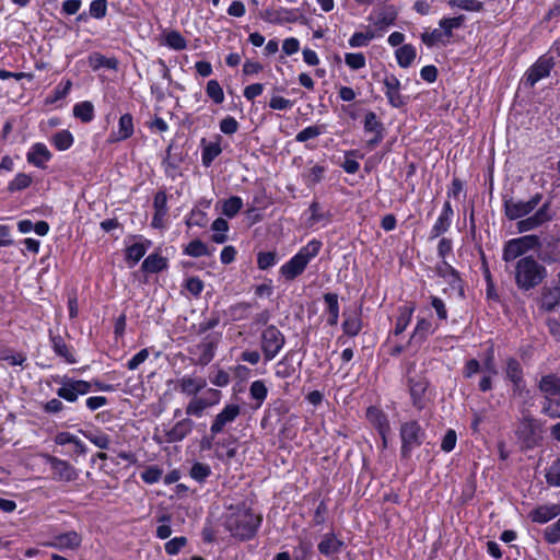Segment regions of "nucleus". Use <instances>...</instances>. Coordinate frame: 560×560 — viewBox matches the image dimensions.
Masks as SVG:
<instances>
[{
	"label": "nucleus",
	"mask_w": 560,
	"mask_h": 560,
	"mask_svg": "<svg viewBox=\"0 0 560 560\" xmlns=\"http://www.w3.org/2000/svg\"><path fill=\"white\" fill-rule=\"evenodd\" d=\"M261 521V515L256 514L246 502H238L228 508L225 527L232 536L247 540L256 535Z\"/></svg>",
	"instance_id": "nucleus-1"
},
{
	"label": "nucleus",
	"mask_w": 560,
	"mask_h": 560,
	"mask_svg": "<svg viewBox=\"0 0 560 560\" xmlns=\"http://www.w3.org/2000/svg\"><path fill=\"white\" fill-rule=\"evenodd\" d=\"M513 276L521 291L538 287L547 277V269L533 256H524L513 265Z\"/></svg>",
	"instance_id": "nucleus-2"
},
{
	"label": "nucleus",
	"mask_w": 560,
	"mask_h": 560,
	"mask_svg": "<svg viewBox=\"0 0 560 560\" xmlns=\"http://www.w3.org/2000/svg\"><path fill=\"white\" fill-rule=\"evenodd\" d=\"M322 245L318 240L310 241L289 261L281 266V275L287 280L295 279L305 270L308 262L319 254Z\"/></svg>",
	"instance_id": "nucleus-3"
},
{
	"label": "nucleus",
	"mask_w": 560,
	"mask_h": 560,
	"mask_svg": "<svg viewBox=\"0 0 560 560\" xmlns=\"http://www.w3.org/2000/svg\"><path fill=\"white\" fill-rule=\"evenodd\" d=\"M284 343V335L275 325H269L261 331L260 348L266 361L275 359Z\"/></svg>",
	"instance_id": "nucleus-4"
},
{
	"label": "nucleus",
	"mask_w": 560,
	"mask_h": 560,
	"mask_svg": "<svg viewBox=\"0 0 560 560\" xmlns=\"http://www.w3.org/2000/svg\"><path fill=\"white\" fill-rule=\"evenodd\" d=\"M56 382L60 384V387L57 389L58 397L69 402L77 401L79 396L85 395L92 389V384L90 382L74 380L68 376L58 377L56 378Z\"/></svg>",
	"instance_id": "nucleus-5"
},
{
	"label": "nucleus",
	"mask_w": 560,
	"mask_h": 560,
	"mask_svg": "<svg viewBox=\"0 0 560 560\" xmlns=\"http://www.w3.org/2000/svg\"><path fill=\"white\" fill-rule=\"evenodd\" d=\"M401 455L408 457L410 452L420 446L424 439V432L417 421H408L400 427Z\"/></svg>",
	"instance_id": "nucleus-6"
},
{
	"label": "nucleus",
	"mask_w": 560,
	"mask_h": 560,
	"mask_svg": "<svg viewBox=\"0 0 560 560\" xmlns=\"http://www.w3.org/2000/svg\"><path fill=\"white\" fill-rule=\"evenodd\" d=\"M553 67L555 59L551 55L545 54L540 56L525 72L524 83L533 88L537 82L549 77Z\"/></svg>",
	"instance_id": "nucleus-7"
},
{
	"label": "nucleus",
	"mask_w": 560,
	"mask_h": 560,
	"mask_svg": "<svg viewBox=\"0 0 560 560\" xmlns=\"http://www.w3.org/2000/svg\"><path fill=\"white\" fill-rule=\"evenodd\" d=\"M538 243V238L536 235H526L523 237L514 238L509 241L503 249V260L505 262H511L524 257L523 255L532 249Z\"/></svg>",
	"instance_id": "nucleus-8"
},
{
	"label": "nucleus",
	"mask_w": 560,
	"mask_h": 560,
	"mask_svg": "<svg viewBox=\"0 0 560 560\" xmlns=\"http://www.w3.org/2000/svg\"><path fill=\"white\" fill-rule=\"evenodd\" d=\"M541 200L540 194H535L529 200L523 201L520 199H508L504 201L505 215L510 220H517L529 214L537 208Z\"/></svg>",
	"instance_id": "nucleus-9"
},
{
	"label": "nucleus",
	"mask_w": 560,
	"mask_h": 560,
	"mask_svg": "<svg viewBox=\"0 0 560 560\" xmlns=\"http://www.w3.org/2000/svg\"><path fill=\"white\" fill-rule=\"evenodd\" d=\"M384 84V93L390 106L400 108L407 104V97L400 92L401 83L393 73H386L382 80Z\"/></svg>",
	"instance_id": "nucleus-10"
},
{
	"label": "nucleus",
	"mask_w": 560,
	"mask_h": 560,
	"mask_svg": "<svg viewBox=\"0 0 560 560\" xmlns=\"http://www.w3.org/2000/svg\"><path fill=\"white\" fill-rule=\"evenodd\" d=\"M82 537L74 530L56 534L50 540L43 542V546L58 549L60 551L74 550L80 547Z\"/></svg>",
	"instance_id": "nucleus-11"
},
{
	"label": "nucleus",
	"mask_w": 560,
	"mask_h": 560,
	"mask_svg": "<svg viewBox=\"0 0 560 560\" xmlns=\"http://www.w3.org/2000/svg\"><path fill=\"white\" fill-rule=\"evenodd\" d=\"M551 219L550 203L545 202L533 215L517 222V231L520 233L532 231Z\"/></svg>",
	"instance_id": "nucleus-12"
},
{
	"label": "nucleus",
	"mask_w": 560,
	"mask_h": 560,
	"mask_svg": "<svg viewBox=\"0 0 560 560\" xmlns=\"http://www.w3.org/2000/svg\"><path fill=\"white\" fill-rule=\"evenodd\" d=\"M208 393L211 398L207 399L194 396V398L188 402L185 410L188 417L194 416L200 418L207 408L219 404L221 393L218 389H209Z\"/></svg>",
	"instance_id": "nucleus-13"
},
{
	"label": "nucleus",
	"mask_w": 560,
	"mask_h": 560,
	"mask_svg": "<svg viewBox=\"0 0 560 560\" xmlns=\"http://www.w3.org/2000/svg\"><path fill=\"white\" fill-rule=\"evenodd\" d=\"M195 427V422L189 418H184L174 423L170 429L163 430L164 442L176 443L188 436Z\"/></svg>",
	"instance_id": "nucleus-14"
},
{
	"label": "nucleus",
	"mask_w": 560,
	"mask_h": 560,
	"mask_svg": "<svg viewBox=\"0 0 560 560\" xmlns=\"http://www.w3.org/2000/svg\"><path fill=\"white\" fill-rule=\"evenodd\" d=\"M241 413L238 405H226L223 410L218 413L210 427V432L214 436L221 433L228 424H231L236 420Z\"/></svg>",
	"instance_id": "nucleus-15"
},
{
	"label": "nucleus",
	"mask_w": 560,
	"mask_h": 560,
	"mask_svg": "<svg viewBox=\"0 0 560 560\" xmlns=\"http://www.w3.org/2000/svg\"><path fill=\"white\" fill-rule=\"evenodd\" d=\"M345 542L340 540L334 533H326L322 536V539L317 546L320 555L337 560L338 555L341 552Z\"/></svg>",
	"instance_id": "nucleus-16"
},
{
	"label": "nucleus",
	"mask_w": 560,
	"mask_h": 560,
	"mask_svg": "<svg viewBox=\"0 0 560 560\" xmlns=\"http://www.w3.org/2000/svg\"><path fill=\"white\" fill-rule=\"evenodd\" d=\"M539 388L547 397H549V406L548 410L552 417H559L560 416V408L557 410L552 409V399L551 397L557 396L560 393V376L549 374L544 376L540 380Z\"/></svg>",
	"instance_id": "nucleus-17"
},
{
	"label": "nucleus",
	"mask_w": 560,
	"mask_h": 560,
	"mask_svg": "<svg viewBox=\"0 0 560 560\" xmlns=\"http://www.w3.org/2000/svg\"><path fill=\"white\" fill-rule=\"evenodd\" d=\"M47 460L50 464L55 479L61 481H72L77 479L78 474L75 468L67 460L54 456H47Z\"/></svg>",
	"instance_id": "nucleus-18"
},
{
	"label": "nucleus",
	"mask_w": 560,
	"mask_h": 560,
	"mask_svg": "<svg viewBox=\"0 0 560 560\" xmlns=\"http://www.w3.org/2000/svg\"><path fill=\"white\" fill-rule=\"evenodd\" d=\"M217 346L218 338L207 337L190 353L197 355L198 364L207 365L214 358Z\"/></svg>",
	"instance_id": "nucleus-19"
},
{
	"label": "nucleus",
	"mask_w": 560,
	"mask_h": 560,
	"mask_svg": "<svg viewBox=\"0 0 560 560\" xmlns=\"http://www.w3.org/2000/svg\"><path fill=\"white\" fill-rule=\"evenodd\" d=\"M453 208L450 201H445L442 208L440 215L438 217L435 223L433 224L430 231V238H436L447 232L452 224L453 219Z\"/></svg>",
	"instance_id": "nucleus-20"
},
{
	"label": "nucleus",
	"mask_w": 560,
	"mask_h": 560,
	"mask_svg": "<svg viewBox=\"0 0 560 560\" xmlns=\"http://www.w3.org/2000/svg\"><path fill=\"white\" fill-rule=\"evenodd\" d=\"M26 159L28 163L36 167L44 168L46 163L51 159V153L46 144L37 142L31 147L26 154Z\"/></svg>",
	"instance_id": "nucleus-21"
},
{
	"label": "nucleus",
	"mask_w": 560,
	"mask_h": 560,
	"mask_svg": "<svg viewBox=\"0 0 560 560\" xmlns=\"http://www.w3.org/2000/svg\"><path fill=\"white\" fill-rule=\"evenodd\" d=\"M366 419L380 433V435L388 434L390 431L387 416L377 407L371 406L366 409Z\"/></svg>",
	"instance_id": "nucleus-22"
},
{
	"label": "nucleus",
	"mask_w": 560,
	"mask_h": 560,
	"mask_svg": "<svg viewBox=\"0 0 560 560\" xmlns=\"http://www.w3.org/2000/svg\"><path fill=\"white\" fill-rule=\"evenodd\" d=\"M560 515V504H544L539 505L529 513L533 522L545 524Z\"/></svg>",
	"instance_id": "nucleus-23"
},
{
	"label": "nucleus",
	"mask_w": 560,
	"mask_h": 560,
	"mask_svg": "<svg viewBox=\"0 0 560 560\" xmlns=\"http://www.w3.org/2000/svg\"><path fill=\"white\" fill-rule=\"evenodd\" d=\"M133 135V120L130 114H124L118 121L117 130L109 135V142H119L130 138Z\"/></svg>",
	"instance_id": "nucleus-24"
},
{
	"label": "nucleus",
	"mask_w": 560,
	"mask_h": 560,
	"mask_svg": "<svg viewBox=\"0 0 560 560\" xmlns=\"http://www.w3.org/2000/svg\"><path fill=\"white\" fill-rule=\"evenodd\" d=\"M436 327L432 323V320L421 317L418 318L417 325L412 331L409 342L412 343H422L428 339L429 336L433 335Z\"/></svg>",
	"instance_id": "nucleus-25"
},
{
	"label": "nucleus",
	"mask_w": 560,
	"mask_h": 560,
	"mask_svg": "<svg viewBox=\"0 0 560 560\" xmlns=\"http://www.w3.org/2000/svg\"><path fill=\"white\" fill-rule=\"evenodd\" d=\"M505 375L512 382L515 392L524 387L523 369L516 359H509L505 365Z\"/></svg>",
	"instance_id": "nucleus-26"
},
{
	"label": "nucleus",
	"mask_w": 560,
	"mask_h": 560,
	"mask_svg": "<svg viewBox=\"0 0 560 560\" xmlns=\"http://www.w3.org/2000/svg\"><path fill=\"white\" fill-rule=\"evenodd\" d=\"M179 389L183 394L196 396L201 389L207 386L203 377L184 376L178 381Z\"/></svg>",
	"instance_id": "nucleus-27"
},
{
	"label": "nucleus",
	"mask_w": 560,
	"mask_h": 560,
	"mask_svg": "<svg viewBox=\"0 0 560 560\" xmlns=\"http://www.w3.org/2000/svg\"><path fill=\"white\" fill-rule=\"evenodd\" d=\"M540 307L547 312L553 311L560 305V285L555 288H545L539 301Z\"/></svg>",
	"instance_id": "nucleus-28"
},
{
	"label": "nucleus",
	"mask_w": 560,
	"mask_h": 560,
	"mask_svg": "<svg viewBox=\"0 0 560 560\" xmlns=\"http://www.w3.org/2000/svg\"><path fill=\"white\" fill-rule=\"evenodd\" d=\"M436 275L451 284L453 288H456L460 283V278L457 272L448 262L442 260L435 267Z\"/></svg>",
	"instance_id": "nucleus-29"
},
{
	"label": "nucleus",
	"mask_w": 560,
	"mask_h": 560,
	"mask_svg": "<svg viewBox=\"0 0 560 560\" xmlns=\"http://www.w3.org/2000/svg\"><path fill=\"white\" fill-rule=\"evenodd\" d=\"M150 245L151 242L147 241L145 243H135L127 247L126 260L129 267H133L140 261V259L145 255Z\"/></svg>",
	"instance_id": "nucleus-30"
},
{
	"label": "nucleus",
	"mask_w": 560,
	"mask_h": 560,
	"mask_svg": "<svg viewBox=\"0 0 560 560\" xmlns=\"http://www.w3.org/2000/svg\"><path fill=\"white\" fill-rule=\"evenodd\" d=\"M395 56L399 67L408 68L416 59L417 50L411 44H405L395 51Z\"/></svg>",
	"instance_id": "nucleus-31"
},
{
	"label": "nucleus",
	"mask_w": 560,
	"mask_h": 560,
	"mask_svg": "<svg viewBox=\"0 0 560 560\" xmlns=\"http://www.w3.org/2000/svg\"><path fill=\"white\" fill-rule=\"evenodd\" d=\"M201 143H202V154H201L202 164L208 167L221 154L222 148H221V144L219 141L206 142V140L202 139Z\"/></svg>",
	"instance_id": "nucleus-32"
},
{
	"label": "nucleus",
	"mask_w": 560,
	"mask_h": 560,
	"mask_svg": "<svg viewBox=\"0 0 560 560\" xmlns=\"http://www.w3.org/2000/svg\"><path fill=\"white\" fill-rule=\"evenodd\" d=\"M51 346L55 353L65 359V361L69 364H73L77 362V359L71 351V349L66 345L63 339L60 336H51Z\"/></svg>",
	"instance_id": "nucleus-33"
},
{
	"label": "nucleus",
	"mask_w": 560,
	"mask_h": 560,
	"mask_svg": "<svg viewBox=\"0 0 560 560\" xmlns=\"http://www.w3.org/2000/svg\"><path fill=\"white\" fill-rule=\"evenodd\" d=\"M324 302L327 305L328 318L327 323L330 326H336L339 319V303L336 293L324 294Z\"/></svg>",
	"instance_id": "nucleus-34"
},
{
	"label": "nucleus",
	"mask_w": 560,
	"mask_h": 560,
	"mask_svg": "<svg viewBox=\"0 0 560 560\" xmlns=\"http://www.w3.org/2000/svg\"><path fill=\"white\" fill-rule=\"evenodd\" d=\"M141 267L145 272L155 273L167 267V260L159 254H151L143 260Z\"/></svg>",
	"instance_id": "nucleus-35"
},
{
	"label": "nucleus",
	"mask_w": 560,
	"mask_h": 560,
	"mask_svg": "<svg viewBox=\"0 0 560 560\" xmlns=\"http://www.w3.org/2000/svg\"><path fill=\"white\" fill-rule=\"evenodd\" d=\"M82 434L85 439H88L91 443H93L96 447L101 450L109 448L110 439L109 436L102 432L101 430H86L82 431Z\"/></svg>",
	"instance_id": "nucleus-36"
},
{
	"label": "nucleus",
	"mask_w": 560,
	"mask_h": 560,
	"mask_svg": "<svg viewBox=\"0 0 560 560\" xmlns=\"http://www.w3.org/2000/svg\"><path fill=\"white\" fill-rule=\"evenodd\" d=\"M397 13L394 8H385L377 12L374 18V25L380 30H385L388 26L393 25L396 20Z\"/></svg>",
	"instance_id": "nucleus-37"
},
{
	"label": "nucleus",
	"mask_w": 560,
	"mask_h": 560,
	"mask_svg": "<svg viewBox=\"0 0 560 560\" xmlns=\"http://www.w3.org/2000/svg\"><path fill=\"white\" fill-rule=\"evenodd\" d=\"M250 304L240 302L228 307L225 316L233 322L245 319L249 315Z\"/></svg>",
	"instance_id": "nucleus-38"
},
{
	"label": "nucleus",
	"mask_w": 560,
	"mask_h": 560,
	"mask_svg": "<svg viewBox=\"0 0 560 560\" xmlns=\"http://www.w3.org/2000/svg\"><path fill=\"white\" fill-rule=\"evenodd\" d=\"M89 65L93 70L101 68L116 69L117 60L115 58H106L100 52H93L89 56Z\"/></svg>",
	"instance_id": "nucleus-39"
},
{
	"label": "nucleus",
	"mask_w": 560,
	"mask_h": 560,
	"mask_svg": "<svg viewBox=\"0 0 560 560\" xmlns=\"http://www.w3.org/2000/svg\"><path fill=\"white\" fill-rule=\"evenodd\" d=\"M345 316H346V318L342 324L345 334H347L350 337H354V336L359 335V332L362 329V320H361L360 315L357 313L347 315L345 313Z\"/></svg>",
	"instance_id": "nucleus-40"
},
{
	"label": "nucleus",
	"mask_w": 560,
	"mask_h": 560,
	"mask_svg": "<svg viewBox=\"0 0 560 560\" xmlns=\"http://www.w3.org/2000/svg\"><path fill=\"white\" fill-rule=\"evenodd\" d=\"M184 254L194 258H199L202 256H210L212 252L200 240H194L186 245Z\"/></svg>",
	"instance_id": "nucleus-41"
},
{
	"label": "nucleus",
	"mask_w": 560,
	"mask_h": 560,
	"mask_svg": "<svg viewBox=\"0 0 560 560\" xmlns=\"http://www.w3.org/2000/svg\"><path fill=\"white\" fill-rule=\"evenodd\" d=\"M413 312H415L413 306H404L400 308L399 316L397 317L396 324H395V329H394L395 335H400L406 330V328L410 324Z\"/></svg>",
	"instance_id": "nucleus-42"
},
{
	"label": "nucleus",
	"mask_w": 560,
	"mask_h": 560,
	"mask_svg": "<svg viewBox=\"0 0 560 560\" xmlns=\"http://www.w3.org/2000/svg\"><path fill=\"white\" fill-rule=\"evenodd\" d=\"M211 229L214 232L212 235V241L214 243L223 244L228 241L226 232L229 231V223L226 220L222 218L215 219L211 225Z\"/></svg>",
	"instance_id": "nucleus-43"
},
{
	"label": "nucleus",
	"mask_w": 560,
	"mask_h": 560,
	"mask_svg": "<svg viewBox=\"0 0 560 560\" xmlns=\"http://www.w3.org/2000/svg\"><path fill=\"white\" fill-rule=\"evenodd\" d=\"M268 395V388L264 381H254L249 386V396L256 400V406L260 407Z\"/></svg>",
	"instance_id": "nucleus-44"
},
{
	"label": "nucleus",
	"mask_w": 560,
	"mask_h": 560,
	"mask_svg": "<svg viewBox=\"0 0 560 560\" xmlns=\"http://www.w3.org/2000/svg\"><path fill=\"white\" fill-rule=\"evenodd\" d=\"M465 16L459 15L455 18H444L440 21L439 26L445 38L452 36L453 30L462 27Z\"/></svg>",
	"instance_id": "nucleus-45"
},
{
	"label": "nucleus",
	"mask_w": 560,
	"mask_h": 560,
	"mask_svg": "<svg viewBox=\"0 0 560 560\" xmlns=\"http://www.w3.org/2000/svg\"><path fill=\"white\" fill-rule=\"evenodd\" d=\"M295 373V368L288 355L275 364V375L278 378H289Z\"/></svg>",
	"instance_id": "nucleus-46"
},
{
	"label": "nucleus",
	"mask_w": 560,
	"mask_h": 560,
	"mask_svg": "<svg viewBox=\"0 0 560 560\" xmlns=\"http://www.w3.org/2000/svg\"><path fill=\"white\" fill-rule=\"evenodd\" d=\"M73 115L83 122H89L94 118V106L91 102H81L74 105Z\"/></svg>",
	"instance_id": "nucleus-47"
},
{
	"label": "nucleus",
	"mask_w": 560,
	"mask_h": 560,
	"mask_svg": "<svg viewBox=\"0 0 560 560\" xmlns=\"http://www.w3.org/2000/svg\"><path fill=\"white\" fill-rule=\"evenodd\" d=\"M299 20L298 10L280 9L272 12L269 21L273 23H291Z\"/></svg>",
	"instance_id": "nucleus-48"
},
{
	"label": "nucleus",
	"mask_w": 560,
	"mask_h": 560,
	"mask_svg": "<svg viewBox=\"0 0 560 560\" xmlns=\"http://www.w3.org/2000/svg\"><path fill=\"white\" fill-rule=\"evenodd\" d=\"M51 142L56 149L65 151L73 144V136L68 130H60L52 136Z\"/></svg>",
	"instance_id": "nucleus-49"
},
{
	"label": "nucleus",
	"mask_w": 560,
	"mask_h": 560,
	"mask_svg": "<svg viewBox=\"0 0 560 560\" xmlns=\"http://www.w3.org/2000/svg\"><path fill=\"white\" fill-rule=\"evenodd\" d=\"M448 5L470 12H479L483 9V3L478 0H450Z\"/></svg>",
	"instance_id": "nucleus-50"
},
{
	"label": "nucleus",
	"mask_w": 560,
	"mask_h": 560,
	"mask_svg": "<svg viewBox=\"0 0 560 560\" xmlns=\"http://www.w3.org/2000/svg\"><path fill=\"white\" fill-rule=\"evenodd\" d=\"M243 207L241 197L233 196L223 202L222 212L229 218H233Z\"/></svg>",
	"instance_id": "nucleus-51"
},
{
	"label": "nucleus",
	"mask_w": 560,
	"mask_h": 560,
	"mask_svg": "<svg viewBox=\"0 0 560 560\" xmlns=\"http://www.w3.org/2000/svg\"><path fill=\"white\" fill-rule=\"evenodd\" d=\"M310 217L307 219L308 225L314 226L317 223L326 224L328 222V217L320 210V207L317 202H313L308 208Z\"/></svg>",
	"instance_id": "nucleus-52"
},
{
	"label": "nucleus",
	"mask_w": 560,
	"mask_h": 560,
	"mask_svg": "<svg viewBox=\"0 0 560 560\" xmlns=\"http://www.w3.org/2000/svg\"><path fill=\"white\" fill-rule=\"evenodd\" d=\"M324 132V126L313 125L302 129L295 136L298 142H306L314 139Z\"/></svg>",
	"instance_id": "nucleus-53"
},
{
	"label": "nucleus",
	"mask_w": 560,
	"mask_h": 560,
	"mask_svg": "<svg viewBox=\"0 0 560 560\" xmlns=\"http://www.w3.org/2000/svg\"><path fill=\"white\" fill-rule=\"evenodd\" d=\"M375 37L374 32L366 31L364 33L362 32H355L349 39V45L352 48L357 47H364L366 46L373 38Z\"/></svg>",
	"instance_id": "nucleus-54"
},
{
	"label": "nucleus",
	"mask_w": 560,
	"mask_h": 560,
	"mask_svg": "<svg viewBox=\"0 0 560 560\" xmlns=\"http://www.w3.org/2000/svg\"><path fill=\"white\" fill-rule=\"evenodd\" d=\"M211 475V468L208 464L195 463L190 469V477L198 482H203Z\"/></svg>",
	"instance_id": "nucleus-55"
},
{
	"label": "nucleus",
	"mask_w": 560,
	"mask_h": 560,
	"mask_svg": "<svg viewBox=\"0 0 560 560\" xmlns=\"http://www.w3.org/2000/svg\"><path fill=\"white\" fill-rule=\"evenodd\" d=\"M165 43L168 47L175 49V50H182V49H185L186 46H187V42L186 39L184 38V36L177 32V31H172V32H168L166 35H165Z\"/></svg>",
	"instance_id": "nucleus-56"
},
{
	"label": "nucleus",
	"mask_w": 560,
	"mask_h": 560,
	"mask_svg": "<svg viewBox=\"0 0 560 560\" xmlns=\"http://www.w3.org/2000/svg\"><path fill=\"white\" fill-rule=\"evenodd\" d=\"M206 93L215 104H221L224 101L223 90L217 80L208 81Z\"/></svg>",
	"instance_id": "nucleus-57"
},
{
	"label": "nucleus",
	"mask_w": 560,
	"mask_h": 560,
	"mask_svg": "<svg viewBox=\"0 0 560 560\" xmlns=\"http://www.w3.org/2000/svg\"><path fill=\"white\" fill-rule=\"evenodd\" d=\"M345 62L350 69L359 70L365 67L366 59L362 52H347Z\"/></svg>",
	"instance_id": "nucleus-58"
},
{
	"label": "nucleus",
	"mask_w": 560,
	"mask_h": 560,
	"mask_svg": "<svg viewBox=\"0 0 560 560\" xmlns=\"http://www.w3.org/2000/svg\"><path fill=\"white\" fill-rule=\"evenodd\" d=\"M32 183V178L30 175L25 173H19L9 183L8 189L10 191H19L27 188Z\"/></svg>",
	"instance_id": "nucleus-59"
},
{
	"label": "nucleus",
	"mask_w": 560,
	"mask_h": 560,
	"mask_svg": "<svg viewBox=\"0 0 560 560\" xmlns=\"http://www.w3.org/2000/svg\"><path fill=\"white\" fill-rule=\"evenodd\" d=\"M186 224L188 228H191V226L203 228L207 224V215L200 209H192L186 218Z\"/></svg>",
	"instance_id": "nucleus-60"
},
{
	"label": "nucleus",
	"mask_w": 560,
	"mask_h": 560,
	"mask_svg": "<svg viewBox=\"0 0 560 560\" xmlns=\"http://www.w3.org/2000/svg\"><path fill=\"white\" fill-rule=\"evenodd\" d=\"M445 39L441 28H434L432 31H425L421 34V40L428 46L432 47L438 43H443Z\"/></svg>",
	"instance_id": "nucleus-61"
},
{
	"label": "nucleus",
	"mask_w": 560,
	"mask_h": 560,
	"mask_svg": "<svg viewBox=\"0 0 560 560\" xmlns=\"http://www.w3.org/2000/svg\"><path fill=\"white\" fill-rule=\"evenodd\" d=\"M427 389V383L422 381L410 382V394L413 399V405L421 408V397Z\"/></svg>",
	"instance_id": "nucleus-62"
},
{
	"label": "nucleus",
	"mask_w": 560,
	"mask_h": 560,
	"mask_svg": "<svg viewBox=\"0 0 560 560\" xmlns=\"http://www.w3.org/2000/svg\"><path fill=\"white\" fill-rule=\"evenodd\" d=\"M364 130L365 132L382 133V122L377 119V116L373 112H369L364 117Z\"/></svg>",
	"instance_id": "nucleus-63"
},
{
	"label": "nucleus",
	"mask_w": 560,
	"mask_h": 560,
	"mask_svg": "<svg viewBox=\"0 0 560 560\" xmlns=\"http://www.w3.org/2000/svg\"><path fill=\"white\" fill-rule=\"evenodd\" d=\"M544 536L546 541L549 544H557L560 541V518L545 528Z\"/></svg>",
	"instance_id": "nucleus-64"
}]
</instances>
